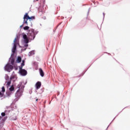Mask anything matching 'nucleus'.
I'll return each instance as SVG.
<instances>
[{"label":"nucleus","mask_w":130,"mask_h":130,"mask_svg":"<svg viewBox=\"0 0 130 130\" xmlns=\"http://www.w3.org/2000/svg\"><path fill=\"white\" fill-rule=\"evenodd\" d=\"M27 36L26 35H23V38L24 39V43H25V45H24L25 47H27L28 44L27 43H29V40H34V39L35 38V32H34V29H31L28 31V32L27 34Z\"/></svg>","instance_id":"nucleus-1"},{"label":"nucleus","mask_w":130,"mask_h":130,"mask_svg":"<svg viewBox=\"0 0 130 130\" xmlns=\"http://www.w3.org/2000/svg\"><path fill=\"white\" fill-rule=\"evenodd\" d=\"M35 19V16H29L28 13H25L23 17V24L26 25H32V22L30 20H34Z\"/></svg>","instance_id":"nucleus-2"},{"label":"nucleus","mask_w":130,"mask_h":130,"mask_svg":"<svg viewBox=\"0 0 130 130\" xmlns=\"http://www.w3.org/2000/svg\"><path fill=\"white\" fill-rule=\"evenodd\" d=\"M18 87L19 89L17 91L15 96L17 98H19L20 96H22V94H23V92L24 91V86H20V85H18Z\"/></svg>","instance_id":"nucleus-3"},{"label":"nucleus","mask_w":130,"mask_h":130,"mask_svg":"<svg viewBox=\"0 0 130 130\" xmlns=\"http://www.w3.org/2000/svg\"><path fill=\"white\" fill-rule=\"evenodd\" d=\"M18 44H19V41H18L17 38H15L14 40V46L12 49V52H13V53L16 52V50L17 49V45H18Z\"/></svg>","instance_id":"nucleus-4"},{"label":"nucleus","mask_w":130,"mask_h":130,"mask_svg":"<svg viewBox=\"0 0 130 130\" xmlns=\"http://www.w3.org/2000/svg\"><path fill=\"white\" fill-rule=\"evenodd\" d=\"M13 69H14V67L10 64H7L5 66L6 71H7V72H9V73H10V72H11V71H12V70H13Z\"/></svg>","instance_id":"nucleus-5"},{"label":"nucleus","mask_w":130,"mask_h":130,"mask_svg":"<svg viewBox=\"0 0 130 130\" xmlns=\"http://www.w3.org/2000/svg\"><path fill=\"white\" fill-rule=\"evenodd\" d=\"M20 73L22 76H26L27 75V71L25 70V69H23L22 67H19Z\"/></svg>","instance_id":"nucleus-6"},{"label":"nucleus","mask_w":130,"mask_h":130,"mask_svg":"<svg viewBox=\"0 0 130 130\" xmlns=\"http://www.w3.org/2000/svg\"><path fill=\"white\" fill-rule=\"evenodd\" d=\"M36 88L37 89H40V87H41V82L40 81H38L36 84Z\"/></svg>","instance_id":"nucleus-7"},{"label":"nucleus","mask_w":130,"mask_h":130,"mask_svg":"<svg viewBox=\"0 0 130 130\" xmlns=\"http://www.w3.org/2000/svg\"><path fill=\"white\" fill-rule=\"evenodd\" d=\"M39 70L40 76H41V77H44V72H43V70H42V69L40 68Z\"/></svg>","instance_id":"nucleus-8"},{"label":"nucleus","mask_w":130,"mask_h":130,"mask_svg":"<svg viewBox=\"0 0 130 130\" xmlns=\"http://www.w3.org/2000/svg\"><path fill=\"white\" fill-rule=\"evenodd\" d=\"M10 60H11V64H12V66H14V63L15 62V58L14 57H12L10 58Z\"/></svg>","instance_id":"nucleus-9"},{"label":"nucleus","mask_w":130,"mask_h":130,"mask_svg":"<svg viewBox=\"0 0 130 130\" xmlns=\"http://www.w3.org/2000/svg\"><path fill=\"white\" fill-rule=\"evenodd\" d=\"M12 94H13V92L12 91H7L6 92V94L7 95L8 97H11V95H12Z\"/></svg>","instance_id":"nucleus-10"},{"label":"nucleus","mask_w":130,"mask_h":130,"mask_svg":"<svg viewBox=\"0 0 130 130\" xmlns=\"http://www.w3.org/2000/svg\"><path fill=\"white\" fill-rule=\"evenodd\" d=\"M16 61L18 63L21 62V61H22V58H21V57H18Z\"/></svg>","instance_id":"nucleus-11"},{"label":"nucleus","mask_w":130,"mask_h":130,"mask_svg":"<svg viewBox=\"0 0 130 130\" xmlns=\"http://www.w3.org/2000/svg\"><path fill=\"white\" fill-rule=\"evenodd\" d=\"M9 90L10 92H12V91H14L15 90V88L14 87V86H11V87L9 88Z\"/></svg>","instance_id":"nucleus-12"},{"label":"nucleus","mask_w":130,"mask_h":130,"mask_svg":"<svg viewBox=\"0 0 130 130\" xmlns=\"http://www.w3.org/2000/svg\"><path fill=\"white\" fill-rule=\"evenodd\" d=\"M13 79V77H11L10 78V81H8V83H7V86H10L11 85V81H12V79Z\"/></svg>","instance_id":"nucleus-13"},{"label":"nucleus","mask_w":130,"mask_h":130,"mask_svg":"<svg viewBox=\"0 0 130 130\" xmlns=\"http://www.w3.org/2000/svg\"><path fill=\"white\" fill-rule=\"evenodd\" d=\"M2 93H4L6 92V89L5 88V86L2 87Z\"/></svg>","instance_id":"nucleus-14"},{"label":"nucleus","mask_w":130,"mask_h":130,"mask_svg":"<svg viewBox=\"0 0 130 130\" xmlns=\"http://www.w3.org/2000/svg\"><path fill=\"white\" fill-rule=\"evenodd\" d=\"M29 27L28 26H25L23 27L24 30H29Z\"/></svg>","instance_id":"nucleus-15"},{"label":"nucleus","mask_w":130,"mask_h":130,"mask_svg":"<svg viewBox=\"0 0 130 130\" xmlns=\"http://www.w3.org/2000/svg\"><path fill=\"white\" fill-rule=\"evenodd\" d=\"M1 115H2V118L4 117V116H6V113H5V112H2V113H1Z\"/></svg>","instance_id":"nucleus-16"},{"label":"nucleus","mask_w":130,"mask_h":130,"mask_svg":"<svg viewBox=\"0 0 130 130\" xmlns=\"http://www.w3.org/2000/svg\"><path fill=\"white\" fill-rule=\"evenodd\" d=\"M0 97L2 98V97H4V92H2L0 91Z\"/></svg>","instance_id":"nucleus-17"},{"label":"nucleus","mask_w":130,"mask_h":130,"mask_svg":"<svg viewBox=\"0 0 130 130\" xmlns=\"http://www.w3.org/2000/svg\"><path fill=\"white\" fill-rule=\"evenodd\" d=\"M24 66H25V63H22L21 66V67H20V68H22V69H23V67H24Z\"/></svg>","instance_id":"nucleus-18"},{"label":"nucleus","mask_w":130,"mask_h":130,"mask_svg":"<svg viewBox=\"0 0 130 130\" xmlns=\"http://www.w3.org/2000/svg\"><path fill=\"white\" fill-rule=\"evenodd\" d=\"M22 63H25V60H22Z\"/></svg>","instance_id":"nucleus-19"},{"label":"nucleus","mask_w":130,"mask_h":130,"mask_svg":"<svg viewBox=\"0 0 130 130\" xmlns=\"http://www.w3.org/2000/svg\"><path fill=\"white\" fill-rule=\"evenodd\" d=\"M2 118H3V117L0 116V120L2 119Z\"/></svg>","instance_id":"nucleus-20"},{"label":"nucleus","mask_w":130,"mask_h":130,"mask_svg":"<svg viewBox=\"0 0 130 130\" xmlns=\"http://www.w3.org/2000/svg\"><path fill=\"white\" fill-rule=\"evenodd\" d=\"M36 101H38V99H37L36 100Z\"/></svg>","instance_id":"nucleus-21"},{"label":"nucleus","mask_w":130,"mask_h":130,"mask_svg":"<svg viewBox=\"0 0 130 130\" xmlns=\"http://www.w3.org/2000/svg\"><path fill=\"white\" fill-rule=\"evenodd\" d=\"M38 1H39V0H36V2H38Z\"/></svg>","instance_id":"nucleus-22"}]
</instances>
